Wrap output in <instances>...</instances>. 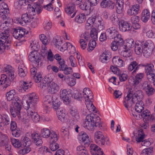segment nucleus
Returning a JSON list of instances; mask_svg holds the SVG:
<instances>
[{
	"mask_svg": "<svg viewBox=\"0 0 155 155\" xmlns=\"http://www.w3.org/2000/svg\"><path fill=\"white\" fill-rule=\"evenodd\" d=\"M90 36L94 40H97V32L96 28H92L90 31Z\"/></svg>",
	"mask_w": 155,
	"mask_h": 155,
	"instance_id": "obj_57",
	"label": "nucleus"
},
{
	"mask_svg": "<svg viewBox=\"0 0 155 155\" xmlns=\"http://www.w3.org/2000/svg\"><path fill=\"white\" fill-rule=\"evenodd\" d=\"M150 12L149 9H144L142 12L141 19L144 23L147 22L149 20L150 17Z\"/></svg>",
	"mask_w": 155,
	"mask_h": 155,
	"instance_id": "obj_26",
	"label": "nucleus"
},
{
	"mask_svg": "<svg viewBox=\"0 0 155 155\" xmlns=\"http://www.w3.org/2000/svg\"><path fill=\"white\" fill-rule=\"evenodd\" d=\"M96 18L95 16L91 17L89 18L87 21L85 25V28L87 30H89L91 29L94 25L95 21Z\"/></svg>",
	"mask_w": 155,
	"mask_h": 155,
	"instance_id": "obj_37",
	"label": "nucleus"
},
{
	"mask_svg": "<svg viewBox=\"0 0 155 155\" xmlns=\"http://www.w3.org/2000/svg\"><path fill=\"white\" fill-rule=\"evenodd\" d=\"M33 142L37 146H40L43 143L41 137L39 134L35 132L31 135Z\"/></svg>",
	"mask_w": 155,
	"mask_h": 155,
	"instance_id": "obj_22",
	"label": "nucleus"
},
{
	"mask_svg": "<svg viewBox=\"0 0 155 155\" xmlns=\"http://www.w3.org/2000/svg\"><path fill=\"white\" fill-rule=\"evenodd\" d=\"M0 119H2V121L5 125H7L10 123V118L6 114H3L2 115L0 114Z\"/></svg>",
	"mask_w": 155,
	"mask_h": 155,
	"instance_id": "obj_48",
	"label": "nucleus"
},
{
	"mask_svg": "<svg viewBox=\"0 0 155 155\" xmlns=\"http://www.w3.org/2000/svg\"><path fill=\"white\" fill-rule=\"evenodd\" d=\"M61 71H63L64 73L66 75L70 74L72 73L73 70L71 67H68L67 65Z\"/></svg>",
	"mask_w": 155,
	"mask_h": 155,
	"instance_id": "obj_61",
	"label": "nucleus"
},
{
	"mask_svg": "<svg viewBox=\"0 0 155 155\" xmlns=\"http://www.w3.org/2000/svg\"><path fill=\"white\" fill-rule=\"evenodd\" d=\"M122 45H119L118 43L114 40L111 44V49L114 51H116L118 49L119 46Z\"/></svg>",
	"mask_w": 155,
	"mask_h": 155,
	"instance_id": "obj_62",
	"label": "nucleus"
},
{
	"mask_svg": "<svg viewBox=\"0 0 155 155\" xmlns=\"http://www.w3.org/2000/svg\"><path fill=\"white\" fill-rule=\"evenodd\" d=\"M125 50L122 51L120 53L121 56L124 57V59L125 60H129L132 59V53L130 49H127L124 48Z\"/></svg>",
	"mask_w": 155,
	"mask_h": 155,
	"instance_id": "obj_29",
	"label": "nucleus"
},
{
	"mask_svg": "<svg viewBox=\"0 0 155 155\" xmlns=\"http://www.w3.org/2000/svg\"><path fill=\"white\" fill-rule=\"evenodd\" d=\"M135 44L134 40L131 38H128L126 40V45L124 46L125 48L127 49H130L133 48Z\"/></svg>",
	"mask_w": 155,
	"mask_h": 155,
	"instance_id": "obj_41",
	"label": "nucleus"
},
{
	"mask_svg": "<svg viewBox=\"0 0 155 155\" xmlns=\"http://www.w3.org/2000/svg\"><path fill=\"white\" fill-rule=\"evenodd\" d=\"M95 143L100 146L104 145L105 144V137H101L94 139Z\"/></svg>",
	"mask_w": 155,
	"mask_h": 155,
	"instance_id": "obj_60",
	"label": "nucleus"
},
{
	"mask_svg": "<svg viewBox=\"0 0 155 155\" xmlns=\"http://www.w3.org/2000/svg\"><path fill=\"white\" fill-rule=\"evenodd\" d=\"M143 66L145 67V71L146 73L154 72L155 71V70L154 69V65L152 64H147L143 65Z\"/></svg>",
	"mask_w": 155,
	"mask_h": 155,
	"instance_id": "obj_45",
	"label": "nucleus"
},
{
	"mask_svg": "<svg viewBox=\"0 0 155 155\" xmlns=\"http://www.w3.org/2000/svg\"><path fill=\"white\" fill-rule=\"evenodd\" d=\"M147 94L148 96H150L153 95L155 92V90L151 86H149L148 88L145 91Z\"/></svg>",
	"mask_w": 155,
	"mask_h": 155,
	"instance_id": "obj_64",
	"label": "nucleus"
},
{
	"mask_svg": "<svg viewBox=\"0 0 155 155\" xmlns=\"http://www.w3.org/2000/svg\"><path fill=\"white\" fill-rule=\"evenodd\" d=\"M15 98L16 102L14 103V105L10 106V107L11 114L14 117H15L17 115L18 117L20 116L21 104L22 103L20 99L18 97H16Z\"/></svg>",
	"mask_w": 155,
	"mask_h": 155,
	"instance_id": "obj_6",
	"label": "nucleus"
},
{
	"mask_svg": "<svg viewBox=\"0 0 155 155\" xmlns=\"http://www.w3.org/2000/svg\"><path fill=\"white\" fill-rule=\"evenodd\" d=\"M50 81L49 77H47L45 78V80L41 83L40 87V88L45 89L46 86H48V83Z\"/></svg>",
	"mask_w": 155,
	"mask_h": 155,
	"instance_id": "obj_59",
	"label": "nucleus"
},
{
	"mask_svg": "<svg viewBox=\"0 0 155 155\" xmlns=\"http://www.w3.org/2000/svg\"><path fill=\"white\" fill-rule=\"evenodd\" d=\"M118 33L116 28L114 26L111 27L107 29L106 31L107 37L110 39H113Z\"/></svg>",
	"mask_w": 155,
	"mask_h": 155,
	"instance_id": "obj_19",
	"label": "nucleus"
},
{
	"mask_svg": "<svg viewBox=\"0 0 155 155\" xmlns=\"http://www.w3.org/2000/svg\"><path fill=\"white\" fill-rule=\"evenodd\" d=\"M140 7L139 5L135 4L130 7L127 11V14L129 16L135 15L139 12Z\"/></svg>",
	"mask_w": 155,
	"mask_h": 155,
	"instance_id": "obj_16",
	"label": "nucleus"
},
{
	"mask_svg": "<svg viewBox=\"0 0 155 155\" xmlns=\"http://www.w3.org/2000/svg\"><path fill=\"white\" fill-rule=\"evenodd\" d=\"M153 148L150 147L143 149L140 153V155H153Z\"/></svg>",
	"mask_w": 155,
	"mask_h": 155,
	"instance_id": "obj_46",
	"label": "nucleus"
},
{
	"mask_svg": "<svg viewBox=\"0 0 155 155\" xmlns=\"http://www.w3.org/2000/svg\"><path fill=\"white\" fill-rule=\"evenodd\" d=\"M31 87L30 83H29L25 81H21L20 82V89L19 90L20 91L23 92Z\"/></svg>",
	"mask_w": 155,
	"mask_h": 155,
	"instance_id": "obj_39",
	"label": "nucleus"
},
{
	"mask_svg": "<svg viewBox=\"0 0 155 155\" xmlns=\"http://www.w3.org/2000/svg\"><path fill=\"white\" fill-rule=\"evenodd\" d=\"M80 9L83 10L87 12V15L91 13V5L88 0L86 1L82 4L79 6Z\"/></svg>",
	"mask_w": 155,
	"mask_h": 155,
	"instance_id": "obj_30",
	"label": "nucleus"
},
{
	"mask_svg": "<svg viewBox=\"0 0 155 155\" xmlns=\"http://www.w3.org/2000/svg\"><path fill=\"white\" fill-rule=\"evenodd\" d=\"M18 69V74L20 77L24 78L26 75L27 73V69L23 63L20 64Z\"/></svg>",
	"mask_w": 155,
	"mask_h": 155,
	"instance_id": "obj_28",
	"label": "nucleus"
},
{
	"mask_svg": "<svg viewBox=\"0 0 155 155\" xmlns=\"http://www.w3.org/2000/svg\"><path fill=\"white\" fill-rule=\"evenodd\" d=\"M52 78H50L47 89L48 93L53 94L56 93L58 91L59 87L57 83L52 81Z\"/></svg>",
	"mask_w": 155,
	"mask_h": 155,
	"instance_id": "obj_10",
	"label": "nucleus"
},
{
	"mask_svg": "<svg viewBox=\"0 0 155 155\" xmlns=\"http://www.w3.org/2000/svg\"><path fill=\"white\" fill-rule=\"evenodd\" d=\"M44 29L46 30H50L52 26V23L51 21L49 20H45L43 24Z\"/></svg>",
	"mask_w": 155,
	"mask_h": 155,
	"instance_id": "obj_51",
	"label": "nucleus"
},
{
	"mask_svg": "<svg viewBox=\"0 0 155 155\" xmlns=\"http://www.w3.org/2000/svg\"><path fill=\"white\" fill-rule=\"evenodd\" d=\"M76 152L78 155H88L87 152L83 146H79L76 148Z\"/></svg>",
	"mask_w": 155,
	"mask_h": 155,
	"instance_id": "obj_40",
	"label": "nucleus"
},
{
	"mask_svg": "<svg viewBox=\"0 0 155 155\" xmlns=\"http://www.w3.org/2000/svg\"><path fill=\"white\" fill-rule=\"evenodd\" d=\"M144 104L142 101L136 102L135 106V110L138 113L141 112L143 110Z\"/></svg>",
	"mask_w": 155,
	"mask_h": 155,
	"instance_id": "obj_44",
	"label": "nucleus"
},
{
	"mask_svg": "<svg viewBox=\"0 0 155 155\" xmlns=\"http://www.w3.org/2000/svg\"><path fill=\"white\" fill-rule=\"evenodd\" d=\"M13 136L15 137H19L21 134V131L19 128L13 130L11 131Z\"/></svg>",
	"mask_w": 155,
	"mask_h": 155,
	"instance_id": "obj_63",
	"label": "nucleus"
},
{
	"mask_svg": "<svg viewBox=\"0 0 155 155\" xmlns=\"http://www.w3.org/2000/svg\"><path fill=\"white\" fill-rule=\"evenodd\" d=\"M115 3L111 0H103L101 3V6L103 8H107L110 9H113Z\"/></svg>",
	"mask_w": 155,
	"mask_h": 155,
	"instance_id": "obj_25",
	"label": "nucleus"
},
{
	"mask_svg": "<svg viewBox=\"0 0 155 155\" xmlns=\"http://www.w3.org/2000/svg\"><path fill=\"white\" fill-rule=\"evenodd\" d=\"M78 140L84 143L86 146H88L90 143V141L87 134L84 131L80 132L78 136Z\"/></svg>",
	"mask_w": 155,
	"mask_h": 155,
	"instance_id": "obj_13",
	"label": "nucleus"
},
{
	"mask_svg": "<svg viewBox=\"0 0 155 155\" xmlns=\"http://www.w3.org/2000/svg\"><path fill=\"white\" fill-rule=\"evenodd\" d=\"M144 74L143 73H138L135 76L134 79H133V85L136 86L138 85L142 81Z\"/></svg>",
	"mask_w": 155,
	"mask_h": 155,
	"instance_id": "obj_32",
	"label": "nucleus"
},
{
	"mask_svg": "<svg viewBox=\"0 0 155 155\" xmlns=\"http://www.w3.org/2000/svg\"><path fill=\"white\" fill-rule=\"evenodd\" d=\"M139 66L138 65L137 63L135 61H134L131 62L128 65V70L130 71H133L132 73H134L139 69Z\"/></svg>",
	"mask_w": 155,
	"mask_h": 155,
	"instance_id": "obj_36",
	"label": "nucleus"
},
{
	"mask_svg": "<svg viewBox=\"0 0 155 155\" xmlns=\"http://www.w3.org/2000/svg\"><path fill=\"white\" fill-rule=\"evenodd\" d=\"M60 94L61 98L64 102L69 101V94L68 91L66 89H61Z\"/></svg>",
	"mask_w": 155,
	"mask_h": 155,
	"instance_id": "obj_33",
	"label": "nucleus"
},
{
	"mask_svg": "<svg viewBox=\"0 0 155 155\" xmlns=\"http://www.w3.org/2000/svg\"><path fill=\"white\" fill-rule=\"evenodd\" d=\"M113 64L118 67H122L125 65L124 61L118 56L113 57L112 60Z\"/></svg>",
	"mask_w": 155,
	"mask_h": 155,
	"instance_id": "obj_24",
	"label": "nucleus"
},
{
	"mask_svg": "<svg viewBox=\"0 0 155 155\" xmlns=\"http://www.w3.org/2000/svg\"><path fill=\"white\" fill-rule=\"evenodd\" d=\"M9 13V9H0V16L4 20L6 18Z\"/></svg>",
	"mask_w": 155,
	"mask_h": 155,
	"instance_id": "obj_58",
	"label": "nucleus"
},
{
	"mask_svg": "<svg viewBox=\"0 0 155 155\" xmlns=\"http://www.w3.org/2000/svg\"><path fill=\"white\" fill-rule=\"evenodd\" d=\"M65 12L68 15H70L73 13L71 16V18H73L75 16L77 12L75 5L73 4L68 5L65 8Z\"/></svg>",
	"mask_w": 155,
	"mask_h": 155,
	"instance_id": "obj_21",
	"label": "nucleus"
},
{
	"mask_svg": "<svg viewBox=\"0 0 155 155\" xmlns=\"http://www.w3.org/2000/svg\"><path fill=\"white\" fill-rule=\"evenodd\" d=\"M27 9L29 13L31 16H33L36 14H40L42 11L43 8L40 5L34 3L28 5Z\"/></svg>",
	"mask_w": 155,
	"mask_h": 155,
	"instance_id": "obj_8",
	"label": "nucleus"
},
{
	"mask_svg": "<svg viewBox=\"0 0 155 155\" xmlns=\"http://www.w3.org/2000/svg\"><path fill=\"white\" fill-rule=\"evenodd\" d=\"M96 40L93 39L90 41L88 44V47L87 48V50L89 52L92 51L95 48L96 43Z\"/></svg>",
	"mask_w": 155,
	"mask_h": 155,
	"instance_id": "obj_56",
	"label": "nucleus"
},
{
	"mask_svg": "<svg viewBox=\"0 0 155 155\" xmlns=\"http://www.w3.org/2000/svg\"><path fill=\"white\" fill-rule=\"evenodd\" d=\"M48 138L50 143L56 142L58 140L57 134L55 132L53 131L51 132L50 135Z\"/></svg>",
	"mask_w": 155,
	"mask_h": 155,
	"instance_id": "obj_50",
	"label": "nucleus"
},
{
	"mask_svg": "<svg viewBox=\"0 0 155 155\" xmlns=\"http://www.w3.org/2000/svg\"><path fill=\"white\" fill-rule=\"evenodd\" d=\"M143 97V93L142 91L138 90L134 91L131 89L128 91L123 101L124 105L128 110L135 103L142 101Z\"/></svg>",
	"mask_w": 155,
	"mask_h": 155,
	"instance_id": "obj_2",
	"label": "nucleus"
},
{
	"mask_svg": "<svg viewBox=\"0 0 155 155\" xmlns=\"http://www.w3.org/2000/svg\"><path fill=\"white\" fill-rule=\"evenodd\" d=\"M7 23V21L0 22V29L2 31H0V53H3L5 46H8V44L11 42L8 38L9 29L6 25Z\"/></svg>",
	"mask_w": 155,
	"mask_h": 155,
	"instance_id": "obj_3",
	"label": "nucleus"
},
{
	"mask_svg": "<svg viewBox=\"0 0 155 155\" xmlns=\"http://www.w3.org/2000/svg\"><path fill=\"white\" fill-rule=\"evenodd\" d=\"M51 132L48 129L44 128L41 130V135L44 138H48Z\"/></svg>",
	"mask_w": 155,
	"mask_h": 155,
	"instance_id": "obj_47",
	"label": "nucleus"
},
{
	"mask_svg": "<svg viewBox=\"0 0 155 155\" xmlns=\"http://www.w3.org/2000/svg\"><path fill=\"white\" fill-rule=\"evenodd\" d=\"M0 142L2 145H4L6 144L9 141V139L7 136L2 133V135L0 136Z\"/></svg>",
	"mask_w": 155,
	"mask_h": 155,
	"instance_id": "obj_54",
	"label": "nucleus"
},
{
	"mask_svg": "<svg viewBox=\"0 0 155 155\" xmlns=\"http://www.w3.org/2000/svg\"><path fill=\"white\" fill-rule=\"evenodd\" d=\"M90 149L92 155H105L101 149L95 144H91Z\"/></svg>",
	"mask_w": 155,
	"mask_h": 155,
	"instance_id": "obj_15",
	"label": "nucleus"
},
{
	"mask_svg": "<svg viewBox=\"0 0 155 155\" xmlns=\"http://www.w3.org/2000/svg\"><path fill=\"white\" fill-rule=\"evenodd\" d=\"M5 68V74L1 75L0 80V85L4 88H6L10 84V80L13 79L15 77L14 70L12 67L9 65H7Z\"/></svg>",
	"mask_w": 155,
	"mask_h": 155,
	"instance_id": "obj_4",
	"label": "nucleus"
},
{
	"mask_svg": "<svg viewBox=\"0 0 155 155\" xmlns=\"http://www.w3.org/2000/svg\"><path fill=\"white\" fill-rule=\"evenodd\" d=\"M119 26L120 30L124 32L130 31L132 27L130 23L124 20L119 21Z\"/></svg>",
	"mask_w": 155,
	"mask_h": 155,
	"instance_id": "obj_17",
	"label": "nucleus"
},
{
	"mask_svg": "<svg viewBox=\"0 0 155 155\" xmlns=\"http://www.w3.org/2000/svg\"><path fill=\"white\" fill-rule=\"evenodd\" d=\"M11 140L12 144L15 147L19 148L21 147V143L18 140L12 138Z\"/></svg>",
	"mask_w": 155,
	"mask_h": 155,
	"instance_id": "obj_55",
	"label": "nucleus"
},
{
	"mask_svg": "<svg viewBox=\"0 0 155 155\" xmlns=\"http://www.w3.org/2000/svg\"><path fill=\"white\" fill-rule=\"evenodd\" d=\"M111 57V53L108 51H105L100 55V60L103 63H107Z\"/></svg>",
	"mask_w": 155,
	"mask_h": 155,
	"instance_id": "obj_18",
	"label": "nucleus"
},
{
	"mask_svg": "<svg viewBox=\"0 0 155 155\" xmlns=\"http://www.w3.org/2000/svg\"><path fill=\"white\" fill-rule=\"evenodd\" d=\"M114 40L118 43L119 45H123L124 43V39L120 34L118 33L116 35Z\"/></svg>",
	"mask_w": 155,
	"mask_h": 155,
	"instance_id": "obj_52",
	"label": "nucleus"
},
{
	"mask_svg": "<svg viewBox=\"0 0 155 155\" xmlns=\"http://www.w3.org/2000/svg\"><path fill=\"white\" fill-rule=\"evenodd\" d=\"M83 95L85 101L93 100V94L89 88H85L84 89Z\"/></svg>",
	"mask_w": 155,
	"mask_h": 155,
	"instance_id": "obj_23",
	"label": "nucleus"
},
{
	"mask_svg": "<svg viewBox=\"0 0 155 155\" xmlns=\"http://www.w3.org/2000/svg\"><path fill=\"white\" fill-rule=\"evenodd\" d=\"M93 99L86 101L85 104L87 108L90 112L96 113L97 110L96 107L93 104Z\"/></svg>",
	"mask_w": 155,
	"mask_h": 155,
	"instance_id": "obj_35",
	"label": "nucleus"
},
{
	"mask_svg": "<svg viewBox=\"0 0 155 155\" xmlns=\"http://www.w3.org/2000/svg\"><path fill=\"white\" fill-rule=\"evenodd\" d=\"M28 134H26L23 140V145L24 146V148L20 151V152H22L24 154L28 153L31 151L30 146L31 143V139L28 137Z\"/></svg>",
	"mask_w": 155,
	"mask_h": 155,
	"instance_id": "obj_9",
	"label": "nucleus"
},
{
	"mask_svg": "<svg viewBox=\"0 0 155 155\" xmlns=\"http://www.w3.org/2000/svg\"><path fill=\"white\" fill-rule=\"evenodd\" d=\"M146 74L148 80L150 82H152L154 84L155 81V71L153 72H148Z\"/></svg>",
	"mask_w": 155,
	"mask_h": 155,
	"instance_id": "obj_53",
	"label": "nucleus"
},
{
	"mask_svg": "<svg viewBox=\"0 0 155 155\" xmlns=\"http://www.w3.org/2000/svg\"><path fill=\"white\" fill-rule=\"evenodd\" d=\"M16 93L15 90H12L10 91L6 94V99L8 101H12V103H15L16 102L15 100V97H18V96H15Z\"/></svg>",
	"mask_w": 155,
	"mask_h": 155,
	"instance_id": "obj_27",
	"label": "nucleus"
},
{
	"mask_svg": "<svg viewBox=\"0 0 155 155\" xmlns=\"http://www.w3.org/2000/svg\"><path fill=\"white\" fill-rule=\"evenodd\" d=\"M83 125L89 130H93L95 127H102L100 118L92 114H88L86 116Z\"/></svg>",
	"mask_w": 155,
	"mask_h": 155,
	"instance_id": "obj_5",
	"label": "nucleus"
},
{
	"mask_svg": "<svg viewBox=\"0 0 155 155\" xmlns=\"http://www.w3.org/2000/svg\"><path fill=\"white\" fill-rule=\"evenodd\" d=\"M71 114L73 117L74 120L78 121L80 118V116L78 111L77 108L74 107H72L70 109Z\"/></svg>",
	"mask_w": 155,
	"mask_h": 155,
	"instance_id": "obj_34",
	"label": "nucleus"
},
{
	"mask_svg": "<svg viewBox=\"0 0 155 155\" xmlns=\"http://www.w3.org/2000/svg\"><path fill=\"white\" fill-rule=\"evenodd\" d=\"M27 96L29 99V103L27 104L29 108L27 110V119L29 120L31 119L35 123L39 121L40 117L37 113L35 112L34 110L35 108V105L38 101V97L35 93L28 94Z\"/></svg>",
	"mask_w": 155,
	"mask_h": 155,
	"instance_id": "obj_1",
	"label": "nucleus"
},
{
	"mask_svg": "<svg viewBox=\"0 0 155 155\" xmlns=\"http://www.w3.org/2000/svg\"><path fill=\"white\" fill-rule=\"evenodd\" d=\"M55 96L51 97L49 95L46 96L44 99V105H49L52 102L53 104L54 105L55 104L54 103L56 102L54 100V97Z\"/></svg>",
	"mask_w": 155,
	"mask_h": 155,
	"instance_id": "obj_43",
	"label": "nucleus"
},
{
	"mask_svg": "<svg viewBox=\"0 0 155 155\" xmlns=\"http://www.w3.org/2000/svg\"><path fill=\"white\" fill-rule=\"evenodd\" d=\"M50 2L48 4L44 5L42 8L46 10L51 12L54 9V6L53 4L54 3V0H50Z\"/></svg>",
	"mask_w": 155,
	"mask_h": 155,
	"instance_id": "obj_49",
	"label": "nucleus"
},
{
	"mask_svg": "<svg viewBox=\"0 0 155 155\" xmlns=\"http://www.w3.org/2000/svg\"><path fill=\"white\" fill-rule=\"evenodd\" d=\"M27 33V31L26 32V30L25 28H20L15 29L13 32V36L16 39L21 40L23 38L25 34Z\"/></svg>",
	"mask_w": 155,
	"mask_h": 155,
	"instance_id": "obj_12",
	"label": "nucleus"
},
{
	"mask_svg": "<svg viewBox=\"0 0 155 155\" xmlns=\"http://www.w3.org/2000/svg\"><path fill=\"white\" fill-rule=\"evenodd\" d=\"M116 2L115 8L117 12L120 14L123 13L124 10V0H113Z\"/></svg>",
	"mask_w": 155,
	"mask_h": 155,
	"instance_id": "obj_20",
	"label": "nucleus"
},
{
	"mask_svg": "<svg viewBox=\"0 0 155 155\" xmlns=\"http://www.w3.org/2000/svg\"><path fill=\"white\" fill-rule=\"evenodd\" d=\"M86 19L85 15L84 13H80L77 15L75 18V21L77 23L81 24L85 22Z\"/></svg>",
	"mask_w": 155,
	"mask_h": 155,
	"instance_id": "obj_42",
	"label": "nucleus"
},
{
	"mask_svg": "<svg viewBox=\"0 0 155 155\" xmlns=\"http://www.w3.org/2000/svg\"><path fill=\"white\" fill-rule=\"evenodd\" d=\"M57 114L58 119L62 122H65L68 121V116L65 113V109L62 108L57 109Z\"/></svg>",
	"mask_w": 155,
	"mask_h": 155,
	"instance_id": "obj_11",
	"label": "nucleus"
},
{
	"mask_svg": "<svg viewBox=\"0 0 155 155\" xmlns=\"http://www.w3.org/2000/svg\"><path fill=\"white\" fill-rule=\"evenodd\" d=\"M143 44L140 42L136 41L135 42V51L137 55H140L142 52L143 53Z\"/></svg>",
	"mask_w": 155,
	"mask_h": 155,
	"instance_id": "obj_31",
	"label": "nucleus"
},
{
	"mask_svg": "<svg viewBox=\"0 0 155 155\" xmlns=\"http://www.w3.org/2000/svg\"><path fill=\"white\" fill-rule=\"evenodd\" d=\"M143 55L148 58L151 54L152 50L154 47L153 43L150 40H148L143 44Z\"/></svg>",
	"mask_w": 155,
	"mask_h": 155,
	"instance_id": "obj_7",
	"label": "nucleus"
},
{
	"mask_svg": "<svg viewBox=\"0 0 155 155\" xmlns=\"http://www.w3.org/2000/svg\"><path fill=\"white\" fill-rule=\"evenodd\" d=\"M22 21H21V20L19 18L18 20V22L20 25H23V22L25 23L29 22L31 21V18L28 15L27 13L24 14L22 15L21 16Z\"/></svg>",
	"mask_w": 155,
	"mask_h": 155,
	"instance_id": "obj_38",
	"label": "nucleus"
},
{
	"mask_svg": "<svg viewBox=\"0 0 155 155\" xmlns=\"http://www.w3.org/2000/svg\"><path fill=\"white\" fill-rule=\"evenodd\" d=\"M29 61L31 62L37 63V65H39V63L41 60L38 54L36 51H33L30 52V55L28 56Z\"/></svg>",
	"mask_w": 155,
	"mask_h": 155,
	"instance_id": "obj_14",
	"label": "nucleus"
}]
</instances>
